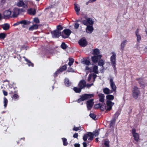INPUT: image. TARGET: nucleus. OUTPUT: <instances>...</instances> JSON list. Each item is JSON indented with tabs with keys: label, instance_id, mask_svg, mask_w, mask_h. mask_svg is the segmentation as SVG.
Masks as SVG:
<instances>
[{
	"label": "nucleus",
	"instance_id": "nucleus-1",
	"mask_svg": "<svg viewBox=\"0 0 147 147\" xmlns=\"http://www.w3.org/2000/svg\"><path fill=\"white\" fill-rule=\"evenodd\" d=\"M94 94H82L80 96V98L78 99L77 101L78 103H80L82 101H83L86 100H88L90 99L92 97H93L94 96Z\"/></svg>",
	"mask_w": 147,
	"mask_h": 147
},
{
	"label": "nucleus",
	"instance_id": "nucleus-2",
	"mask_svg": "<svg viewBox=\"0 0 147 147\" xmlns=\"http://www.w3.org/2000/svg\"><path fill=\"white\" fill-rule=\"evenodd\" d=\"M88 137H89V138H88V141H87L88 143L90 142L93 139L94 135L93 133L91 132H89L88 133L84 134L83 138V140L84 141H86Z\"/></svg>",
	"mask_w": 147,
	"mask_h": 147
},
{
	"label": "nucleus",
	"instance_id": "nucleus-3",
	"mask_svg": "<svg viewBox=\"0 0 147 147\" xmlns=\"http://www.w3.org/2000/svg\"><path fill=\"white\" fill-rule=\"evenodd\" d=\"M140 93L139 88L136 86H134L132 90V96L134 98L137 99Z\"/></svg>",
	"mask_w": 147,
	"mask_h": 147
},
{
	"label": "nucleus",
	"instance_id": "nucleus-4",
	"mask_svg": "<svg viewBox=\"0 0 147 147\" xmlns=\"http://www.w3.org/2000/svg\"><path fill=\"white\" fill-rule=\"evenodd\" d=\"M71 33V31L69 29H66L62 32L61 36L62 38H68Z\"/></svg>",
	"mask_w": 147,
	"mask_h": 147
},
{
	"label": "nucleus",
	"instance_id": "nucleus-5",
	"mask_svg": "<svg viewBox=\"0 0 147 147\" xmlns=\"http://www.w3.org/2000/svg\"><path fill=\"white\" fill-rule=\"evenodd\" d=\"M94 100L93 99H91L86 101V104L88 110H90L92 107L94 103Z\"/></svg>",
	"mask_w": 147,
	"mask_h": 147
},
{
	"label": "nucleus",
	"instance_id": "nucleus-6",
	"mask_svg": "<svg viewBox=\"0 0 147 147\" xmlns=\"http://www.w3.org/2000/svg\"><path fill=\"white\" fill-rule=\"evenodd\" d=\"M132 134L134 138V140L136 142H138L140 140L139 135L136 133V129L134 128L132 130Z\"/></svg>",
	"mask_w": 147,
	"mask_h": 147
},
{
	"label": "nucleus",
	"instance_id": "nucleus-7",
	"mask_svg": "<svg viewBox=\"0 0 147 147\" xmlns=\"http://www.w3.org/2000/svg\"><path fill=\"white\" fill-rule=\"evenodd\" d=\"M11 11L9 10L5 11L3 13L4 18L7 19H9L10 18H12V16H11Z\"/></svg>",
	"mask_w": 147,
	"mask_h": 147
},
{
	"label": "nucleus",
	"instance_id": "nucleus-8",
	"mask_svg": "<svg viewBox=\"0 0 147 147\" xmlns=\"http://www.w3.org/2000/svg\"><path fill=\"white\" fill-rule=\"evenodd\" d=\"M114 103L111 101L107 100L106 105L107 106L106 111H110L112 109V107L114 105Z\"/></svg>",
	"mask_w": 147,
	"mask_h": 147
},
{
	"label": "nucleus",
	"instance_id": "nucleus-9",
	"mask_svg": "<svg viewBox=\"0 0 147 147\" xmlns=\"http://www.w3.org/2000/svg\"><path fill=\"white\" fill-rule=\"evenodd\" d=\"M102 57V55H94L91 57V59L92 62L94 63H96L98 62L99 59Z\"/></svg>",
	"mask_w": 147,
	"mask_h": 147
},
{
	"label": "nucleus",
	"instance_id": "nucleus-10",
	"mask_svg": "<svg viewBox=\"0 0 147 147\" xmlns=\"http://www.w3.org/2000/svg\"><path fill=\"white\" fill-rule=\"evenodd\" d=\"M79 45L82 47H84L88 44L86 39L82 38L78 42Z\"/></svg>",
	"mask_w": 147,
	"mask_h": 147
},
{
	"label": "nucleus",
	"instance_id": "nucleus-11",
	"mask_svg": "<svg viewBox=\"0 0 147 147\" xmlns=\"http://www.w3.org/2000/svg\"><path fill=\"white\" fill-rule=\"evenodd\" d=\"M20 9L17 8L15 7L13 9V14L12 15V17L15 18L17 17L19 14Z\"/></svg>",
	"mask_w": 147,
	"mask_h": 147
},
{
	"label": "nucleus",
	"instance_id": "nucleus-12",
	"mask_svg": "<svg viewBox=\"0 0 147 147\" xmlns=\"http://www.w3.org/2000/svg\"><path fill=\"white\" fill-rule=\"evenodd\" d=\"M78 86L82 89L86 87V82L85 80H81L78 85Z\"/></svg>",
	"mask_w": 147,
	"mask_h": 147
},
{
	"label": "nucleus",
	"instance_id": "nucleus-13",
	"mask_svg": "<svg viewBox=\"0 0 147 147\" xmlns=\"http://www.w3.org/2000/svg\"><path fill=\"white\" fill-rule=\"evenodd\" d=\"M110 86L111 88L112 91L116 92V87L113 81V78H111L110 80Z\"/></svg>",
	"mask_w": 147,
	"mask_h": 147
},
{
	"label": "nucleus",
	"instance_id": "nucleus-14",
	"mask_svg": "<svg viewBox=\"0 0 147 147\" xmlns=\"http://www.w3.org/2000/svg\"><path fill=\"white\" fill-rule=\"evenodd\" d=\"M53 36L55 38H58L61 35V33L59 30H55L51 33Z\"/></svg>",
	"mask_w": 147,
	"mask_h": 147
},
{
	"label": "nucleus",
	"instance_id": "nucleus-15",
	"mask_svg": "<svg viewBox=\"0 0 147 147\" xmlns=\"http://www.w3.org/2000/svg\"><path fill=\"white\" fill-rule=\"evenodd\" d=\"M94 30L92 26L88 25L86 28V30L87 33H91Z\"/></svg>",
	"mask_w": 147,
	"mask_h": 147
},
{
	"label": "nucleus",
	"instance_id": "nucleus-16",
	"mask_svg": "<svg viewBox=\"0 0 147 147\" xmlns=\"http://www.w3.org/2000/svg\"><path fill=\"white\" fill-rule=\"evenodd\" d=\"M113 53V55H112L111 57V62L112 64H116V55L115 54H114Z\"/></svg>",
	"mask_w": 147,
	"mask_h": 147
},
{
	"label": "nucleus",
	"instance_id": "nucleus-17",
	"mask_svg": "<svg viewBox=\"0 0 147 147\" xmlns=\"http://www.w3.org/2000/svg\"><path fill=\"white\" fill-rule=\"evenodd\" d=\"M99 97V101L102 103H104L105 102V95L102 93H99L98 95Z\"/></svg>",
	"mask_w": 147,
	"mask_h": 147
},
{
	"label": "nucleus",
	"instance_id": "nucleus-18",
	"mask_svg": "<svg viewBox=\"0 0 147 147\" xmlns=\"http://www.w3.org/2000/svg\"><path fill=\"white\" fill-rule=\"evenodd\" d=\"M28 12L30 15H34L36 13V11L35 9L31 8L28 10Z\"/></svg>",
	"mask_w": 147,
	"mask_h": 147
},
{
	"label": "nucleus",
	"instance_id": "nucleus-19",
	"mask_svg": "<svg viewBox=\"0 0 147 147\" xmlns=\"http://www.w3.org/2000/svg\"><path fill=\"white\" fill-rule=\"evenodd\" d=\"M74 9L77 15L79 16L80 14V8L78 6V5L76 3L74 4Z\"/></svg>",
	"mask_w": 147,
	"mask_h": 147
},
{
	"label": "nucleus",
	"instance_id": "nucleus-20",
	"mask_svg": "<svg viewBox=\"0 0 147 147\" xmlns=\"http://www.w3.org/2000/svg\"><path fill=\"white\" fill-rule=\"evenodd\" d=\"M11 97L12 100H14L15 101H16L18 100L19 96L18 93H15L14 95L11 96Z\"/></svg>",
	"mask_w": 147,
	"mask_h": 147
},
{
	"label": "nucleus",
	"instance_id": "nucleus-21",
	"mask_svg": "<svg viewBox=\"0 0 147 147\" xmlns=\"http://www.w3.org/2000/svg\"><path fill=\"white\" fill-rule=\"evenodd\" d=\"M82 63L83 64L87 65L88 66L91 64V63L90 61L86 59H84L82 61Z\"/></svg>",
	"mask_w": 147,
	"mask_h": 147
},
{
	"label": "nucleus",
	"instance_id": "nucleus-22",
	"mask_svg": "<svg viewBox=\"0 0 147 147\" xmlns=\"http://www.w3.org/2000/svg\"><path fill=\"white\" fill-rule=\"evenodd\" d=\"M38 25L37 24H34L30 26L29 28V30L30 31H32L34 30L37 29L38 28Z\"/></svg>",
	"mask_w": 147,
	"mask_h": 147
},
{
	"label": "nucleus",
	"instance_id": "nucleus-23",
	"mask_svg": "<svg viewBox=\"0 0 147 147\" xmlns=\"http://www.w3.org/2000/svg\"><path fill=\"white\" fill-rule=\"evenodd\" d=\"M103 92L104 93L106 94H109L112 92V91L110 92V90L107 88H105L103 89Z\"/></svg>",
	"mask_w": 147,
	"mask_h": 147
},
{
	"label": "nucleus",
	"instance_id": "nucleus-24",
	"mask_svg": "<svg viewBox=\"0 0 147 147\" xmlns=\"http://www.w3.org/2000/svg\"><path fill=\"white\" fill-rule=\"evenodd\" d=\"M116 117H113L112 119L111 120V123L109 125L110 127H113V126L115 122H116Z\"/></svg>",
	"mask_w": 147,
	"mask_h": 147
},
{
	"label": "nucleus",
	"instance_id": "nucleus-25",
	"mask_svg": "<svg viewBox=\"0 0 147 147\" xmlns=\"http://www.w3.org/2000/svg\"><path fill=\"white\" fill-rule=\"evenodd\" d=\"M106 97V99H107V100H112L114 98V96L113 95L111 94H109L107 95Z\"/></svg>",
	"mask_w": 147,
	"mask_h": 147
},
{
	"label": "nucleus",
	"instance_id": "nucleus-26",
	"mask_svg": "<svg viewBox=\"0 0 147 147\" xmlns=\"http://www.w3.org/2000/svg\"><path fill=\"white\" fill-rule=\"evenodd\" d=\"M25 3L22 0H19L18 2L17 6L19 7H22L24 6Z\"/></svg>",
	"mask_w": 147,
	"mask_h": 147
},
{
	"label": "nucleus",
	"instance_id": "nucleus-27",
	"mask_svg": "<svg viewBox=\"0 0 147 147\" xmlns=\"http://www.w3.org/2000/svg\"><path fill=\"white\" fill-rule=\"evenodd\" d=\"M104 61V60L102 59L101 58L99 59L98 61V65L103 67V66L105 64Z\"/></svg>",
	"mask_w": 147,
	"mask_h": 147
},
{
	"label": "nucleus",
	"instance_id": "nucleus-28",
	"mask_svg": "<svg viewBox=\"0 0 147 147\" xmlns=\"http://www.w3.org/2000/svg\"><path fill=\"white\" fill-rule=\"evenodd\" d=\"M100 53V51L99 50L97 49H96L93 50L92 54L94 55H99Z\"/></svg>",
	"mask_w": 147,
	"mask_h": 147
},
{
	"label": "nucleus",
	"instance_id": "nucleus-29",
	"mask_svg": "<svg viewBox=\"0 0 147 147\" xmlns=\"http://www.w3.org/2000/svg\"><path fill=\"white\" fill-rule=\"evenodd\" d=\"M127 42V41L126 40H125L123 41L121 44V51H123L124 50V47L125 46V43Z\"/></svg>",
	"mask_w": 147,
	"mask_h": 147
},
{
	"label": "nucleus",
	"instance_id": "nucleus-30",
	"mask_svg": "<svg viewBox=\"0 0 147 147\" xmlns=\"http://www.w3.org/2000/svg\"><path fill=\"white\" fill-rule=\"evenodd\" d=\"M20 24H23L24 25L29 24L30 22L26 20H23L19 22Z\"/></svg>",
	"mask_w": 147,
	"mask_h": 147
},
{
	"label": "nucleus",
	"instance_id": "nucleus-31",
	"mask_svg": "<svg viewBox=\"0 0 147 147\" xmlns=\"http://www.w3.org/2000/svg\"><path fill=\"white\" fill-rule=\"evenodd\" d=\"M9 28L10 25L9 24L6 23L4 24V26L3 27V28L4 30H8Z\"/></svg>",
	"mask_w": 147,
	"mask_h": 147
},
{
	"label": "nucleus",
	"instance_id": "nucleus-32",
	"mask_svg": "<svg viewBox=\"0 0 147 147\" xmlns=\"http://www.w3.org/2000/svg\"><path fill=\"white\" fill-rule=\"evenodd\" d=\"M67 68V65H65L61 66L58 70L60 72H61L65 70Z\"/></svg>",
	"mask_w": 147,
	"mask_h": 147
},
{
	"label": "nucleus",
	"instance_id": "nucleus-33",
	"mask_svg": "<svg viewBox=\"0 0 147 147\" xmlns=\"http://www.w3.org/2000/svg\"><path fill=\"white\" fill-rule=\"evenodd\" d=\"M73 90L76 93H80L82 90V89L80 87L79 88H78L76 87H74Z\"/></svg>",
	"mask_w": 147,
	"mask_h": 147
},
{
	"label": "nucleus",
	"instance_id": "nucleus-34",
	"mask_svg": "<svg viewBox=\"0 0 147 147\" xmlns=\"http://www.w3.org/2000/svg\"><path fill=\"white\" fill-rule=\"evenodd\" d=\"M93 71L96 74H98V67L96 65H94L92 68Z\"/></svg>",
	"mask_w": 147,
	"mask_h": 147
},
{
	"label": "nucleus",
	"instance_id": "nucleus-35",
	"mask_svg": "<svg viewBox=\"0 0 147 147\" xmlns=\"http://www.w3.org/2000/svg\"><path fill=\"white\" fill-rule=\"evenodd\" d=\"M88 24L92 25L94 23V21L92 19L90 18H87Z\"/></svg>",
	"mask_w": 147,
	"mask_h": 147
},
{
	"label": "nucleus",
	"instance_id": "nucleus-36",
	"mask_svg": "<svg viewBox=\"0 0 147 147\" xmlns=\"http://www.w3.org/2000/svg\"><path fill=\"white\" fill-rule=\"evenodd\" d=\"M100 108L101 110L102 111H104L106 109V105L105 103L103 105L100 103Z\"/></svg>",
	"mask_w": 147,
	"mask_h": 147
},
{
	"label": "nucleus",
	"instance_id": "nucleus-37",
	"mask_svg": "<svg viewBox=\"0 0 147 147\" xmlns=\"http://www.w3.org/2000/svg\"><path fill=\"white\" fill-rule=\"evenodd\" d=\"M63 140V144L64 146H66L68 144V142L67 139L65 138H62Z\"/></svg>",
	"mask_w": 147,
	"mask_h": 147
},
{
	"label": "nucleus",
	"instance_id": "nucleus-38",
	"mask_svg": "<svg viewBox=\"0 0 147 147\" xmlns=\"http://www.w3.org/2000/svg\"><path fill=\"white\" fill-rule=\"evenodd\" d=\"M74 61V59L72 58H69V62H68V65L70 67L73 64Z\"/></svg>",
	"mask_w": 147,
	"mask_h": 147
},
{
	"label": "nucleus",
	"instance_id": "nucleus-39",
	"mask_svg": "<svg viewBox=\"0 0 147 147\" xmlns=\"http://www.w3.org/2000/svg\"><path fill=\"white\" fill-rule=\"evenodd\" d=\"M8 101L7 99L5 97L4 98V107L5 108H6L7 105Z\"/></svg>",
	"mask_w": 147,
	"mask_h": 147
},
{
	"label": "nucleus",
	"instance_id": "nucleus-40",
	"mask_svg": "<svg viewBox=\"0 0 147 147\" xmlns=\"http://www.w3.org/2000/svg\"><path fill=\"white\" fill-rule=\"evenodd\" d=\"M67 46L64 42H62L61 46V48L63 49H66L67 48Z\"/></svg>",
	"mask_w": 147,
	"mask_h": 147
},
{
	"label": "nucleus",
	"instance_id": "nucleus-41",
	"mask_svg": "<svg viewBox=\"0 0 147 147\" xmlns=\"http://www.w3.org/2000/svg\"><path fill=\"white\" fill-rule=\"evenodd\" d=\"M7 34L4 33H1L0 34V39H4L6 37Z\"/></svg>",
	"mask_w": 147,
	"mask_h": 147
},
{
	"label": "nucleus",
	"instance_id": "nucleus-42",
	"mask_svg": "<svg viewBox=\"0 0 147 147\" xmlns=\"http://www.w3.org/2000/svg\"><path fill=\"white\" fill-rule=\"evenodd\" d=\"M90 116L91 118L93 119L96 120L97 119L96 118V115L94 113H90L89 115Z\"/></svg>",
	"mask_w": 147,
	"mask_h": 147
},
{
	"label": "nucleus",
	"instance_id": "nucleus-43",
	"mask_svg": "<svg viewBox=\"0 0 147 147\" xmlns=\"http://www.w3.org/2000/svg\"><path fill=\"white\" fill-rule=\"evenodd\" d=\"M65 84L67 86H69L71 84V83L69 82L68 79L65 80Z\"/></svg>",
	"mask_w": 147,
	"mask_h": 147
},
{
	"label": "nucleus",
	"instance_id": "nucleus-44",
	"mask_svg": "<svg viewBox=\"0 0 147 147\" xmlns=\"http://www.w3.org/2000/svg\"><path fill=\"white\" fill-rule=\"evenodd\" d=\"M67 71L68 72H75L74 70L70 67H68L67 69Z\"/></svg>",
	"mask_w": 147,
	"mask_h": 147
},
{
	"label": "nucleus",
	"instance_id": "nucleus-45",
	"mask_svg": "<svg viewBox=\"0 0 147 147\" xmlns=\"http://www.w3.org/2000/svg\"><path fill=\"white\" fill-rule=\"evenodd\" d=\"M137 37V40L138 42L140 43V41L141 39V37L140 35L139 34L137 35H136Z\"/></svg>",
	"mask_w": 147,
	"mask_h": 147
},
{
	"label": "nucleus",
	"instance_id": "nucleus-46",
	"mask_svg": "<svg viewBox=\"0 0 147 147\" xmlns=\"http://www.w3.org/2000/svg\"><path fill=\"white\" fill-rule=\"evenodd\" d=\"M82 24L88 26V25L87 19H86L85 20H83L82 21Z\"/></svg>",
	"mask_w": 147,
	"mask_h": 147
},
{
	"label": "nucleus",
	"instance_id": "nucleus-47",
	"mask_svg": "<svg viewBox=\"0 0 147 147\" xmlns=\"http://www.w3.org/2000/svg\"><path fill=\"white\" fill-rule=\"evenodd\" d=\"M99 129L97 131H94L93 133L94 135V136H98L99 134Z\"/></svg>",
	"mask_w": 147,
	"mask_h": 147
},
{
	"label": "nucleus",
	"instance_id": "nucleus-48",
	"mask_svg": "<svg viewBox=\"0 0 147 147\" xmlns=\"http://www.w3.org/2000/svg\"><path fill=\"white\" fill-rule=\"evenodd\" d=\"M60 72L58 70H57L54 73V76L55 78L57 77Z\"/></svg>",
	"mask_w": 147,
	"mask_h": 147
},
{
	"label": "nucleus",
	"instance_id": "nucleus-49",
	"mask_svg": "<svg viewBox=\"0 0 147 147\" xmlns=\"http://www.w3.org/2000/svg\"><path fill=\"white\" fill-rule=\"evenodd\" d=\"M15 93H18V91L15 90V91H11L9 93V94L11 96V95H14V94Z\"/></svg>",
	"mask_w": 147,
	"mask_h": 147
},
{
	"label": "nucleus",
	"instance_id": "nucleus-50",
	"mask_svg": "<svg viewBox=\"0 0 147 147\" xmlns=\"http://www.w3.org/2000/svg\"><path fill=\"white\" fill-rule=\"evenodd\" d=\"M34 22L36 23H39L40 22L39 19L38 18H35L34 19Z\"/></svg>",
	"mask_w": 147,
	"mask_h": 147
},
{
	"label": "nucleus",
	"instance_id": "nucleus-51",
	"mask_svg": "<svg viewBox=\"0 0 147 147\" xmlns=\"http://www.w3.org/2000/svg\"><path fill=\"white\" fill-rule=\"evenodd\" d=\"M104 144L106 147H109V141H105L104 142Z\"/></svg>",
	"mask_w": 147,
	"mask_h": 147
},
{
	"label": "nucleus",
	"instance_id": "nucleus-52",
	"mask_svg": "<svg viewBox=\"0 0 147 147\" xmlns=\"http://www.w3.org/2000/svg\"><path fill=\"white\" fill-rule=\"evenodd\" d=\"M57 29L58 30H61L63 29L62 26L61 25H59L57 26Z\"/></svg>",
	"mask_w": 147,
	"mask_h": 147
},
{
	"label": "nucleus",
	"instance_id": "nucleus-53",
	"mask_svg": "<svg viewBox=\"0 0 147 147\" xmlns=\"http://www.w3.org/2000/svg\"><path fill=\"white\" fill-rule=\"evenodd\" d=\"M100 103L95 105L94 106V108L96 109L100 108Z\"/></svg>",
	"mask_w": 147,
	"mask_h": 147
},
{
	"label": "nucleus",
	"instance_id": "nucleus-54",
	"mask_svg": "<svg viewBox=\"0 0 147 147\" xmlns=\"http://www.w3.org/2000/svg\"><path fill=\"white\" fill-rule=\"evenodd\" d=\"M119 115V113L118 112H116L115 113V114L114 115V117H115L116 119H117V118L118 117Z\"/></svg>",
	"mask_w": 147,
	"mask_h": 147
},
{
	"label": "nucleus",
	"instance_id": "nucleus-55",
	"mask_svg": "<svg viewBox=\"0 0 147 147\" xmlns=\"http://www.w3.org/2000/svg\"><path fill=\"white\" fill-rule=\"evenodd\" d=\"M80 127H74V128H73L72 129V130L74 131H77L79 129H80Z\"/></svg>",
	"mask_w": 147,
	"mask_h": 147
},
{
	"label": "nucleus",
	"instance_id": "nucleus-56",
	"mask_svg": "<svg viewBox=\"0 0 147 147\" xmlns=\"http://www.w3.org/2000/svg\"><path fill=\"white\" fill-rule=\"evenodd\" d=\"M28 66H31L33 67L34 66V64L32 63L30 61L28 63Z\"/></svg>",
	"mask_w": 147,
	"mask_h": 147
},
{
	"label": "nucleus",
	"instance_id": "nucleus-57",
	"mask_svg": "<svg viewBox=\"0 0 147 147\" xmlns=\"http://www.w3.org/2000/svg\"><path fill=\"white\" fill-rule=\"evenodd\" d=\"M79 26V24L78 23H75L74 25V27L76 29H78Z\"/></svg>",
	"mask_w": 147,
	"mask_h": 147
},
{
	"label": "nucleus",
	"instance_id": "nucleus-58",
	"mask_svg": "<svg viewBox=\"0 0 147 147\" xmlns=\"http://www.w3.org/2000/svg\"><path fill=\"white\" fill-rule=\"evenodd\" d=\"M3 92L4 95L5 96H7V94H8L7 92L5 91L4 90H3Z\"/></svg>",
	"mask_w": 147,
	"mask_h": 147
},
{
	"label": "nucleus",
	"instance_id": "nucleus-59",
	"mask_svg": "<svg viewBox=\"0 0 147 147\" xmlns=\"http://www.w3.org/2000/svg\"><path fill=\"white\" fill-rule=\"evenodd\" d=\"M139 29L138 28H137L136 31L135 32V34L136 35H137L138 34H139Z\"/></svg>",
	"mask_w": 147,
	"mask_h": 147
},
{
	"label": "nucleus",
	"instance_id": "nucleus-60",
	"mask_svg": "<svg viewBox=\"0 0 147 147\" xmlns=\"http://www.w3.org/2000/svg\"><path fill=\"white\" fill-rule=\"evenodd\" d=\"M93 83H92L90 84H88L87 85L86 84V86L87 87V88H90L93 85Z\"/></svg>",
	"mask_w": 147,
	"mask_h": 147
},
{
	"label": "nucleus",
	"instance_id": "nucleus-61",
	"mask_svg": "<svg viewBox=\"0 0 147 147\" xmlns=\"http://www.w3.org/2000/svg\"><path fill=\"white\" fill-rule=\"evenodd\" d=\"M116 64H112V65L113 66L114 69L115 71H116Z\"/></svg>",
	"mask_w": 147,
	"mask_h": 147
},
{
	"label": "nucleus",
	"instance_id": "nucleus-62",
	"mask_svg": "<svg viewBox=\"0 0 147 147\" xmlns=\"http://www.w3.org/2000/svg\"><path fill=\"white\" fill-rule=\"evenodd\" d=\"M78 136V133H76L74 134L73 137L74 138H77Z\"/></svg>",
	"mask_w": 147,
	"mask_h": 147
},
{
	"label": "nucleus",
	"instance_id": "nucleus-63",
	"mask_svg": "<svg viewBox=\"0 0 147 147\" xmlns=\"http://www.w3.org/2000/svg\"><path fill=\"white\" fill-rule=\"evenodd\" d=\"M20 22H17L16 23H14L13 26H18V25H19V24H20Z\"/></svg>",
	"mask_w": 147,
	"mask_h": 147
},
{
	"label": "nucleus",
	"instance_id": "nucleus-64",
	"mask_svg": "<svg viewBox=\"0 0 147 147\" xmlns=\"http://www.w3.org/2000/svg\"><path fill=\"white\" fill-rule=\"evenodd\" d=\"M80 145L79 144H74L75 147H80Z\"/></svg>",
	"mask_w": 147,
	"mask_h": 147
}]
</instances>
